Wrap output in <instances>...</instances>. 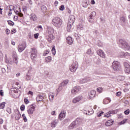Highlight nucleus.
<instances>
[{"instance_id":"nucleus-32","label":"nucleus","mask_w":130,"mask_h":130,"mask_svg":"<svg viewBox=\"0 0 130 130\" xmlns=\"http://www.w3.org/2000/svg\"><path fill=\"white\" fill-rule=\"evenodd\" d=\"M14 12L15 13V14L18 15V14H19V13L21 12V9H20L19 8H16L14 10Z\"/></svg>"},{"instance_id":"nucleus-4","label":"nucleus","mask_w":130,"mask_h":130,"mask_svg":"<svg viewBox=\"0 0 130 130\" xmlns=\"http://www.w3.org/2000/svg\"><path fill=\"white\" fill-rule=\"evenodd\" d=\"M82 90V88L80 86H75L71 90V94L75 96V95H77V93H79Z\"/></svg>"},{"instance_id":"nucleus-16","label":"nucleus","mask_w":130,"mask_h":130,"mask_svg":"<svg viewBox=\"0 0 130 130\" xmlns=\"http://www.w3.org/2000/svg\"><path fill=\"white\" fill-rule=\"evenodd\" d=\"M76 125H77V123H76V122L73 121L70 125L68 126V128L69 129H73V128H74Z\"/></svg>"},{"instance_id":"nucleus-51","label":"nucleus","mask_w":130,"mask_h":130,"mask_svg":"<svg viewBox=\"0 0 130 130\" xmlns=\"http://www.w3.org/2000/svg\"><path fill=\"white\" fill-rule=\"evenodd\" d=\"M130 110L129 109H127L124 111V114L126 115H127L128 114H129Z\"/></svg>"},{"instance_id":"nucleus-53","label":"nucleus","mask_w":130,"mask_h":130,"mask_svg":"<svg viewBox=\"0 0 130 130\" xmlns=\"http://www.w3.org/2000/svg\"><path fill=\"white\" fill-rule=\"evenodd\" d=\"M110 116V113H109V112L105 114L104 116V117H109Z\"/></svg>"},{"instance_id":"nucleus-39","label":"nucleus","mask_w":130,"mask_h":130,"mask_svg":"<svg viewBox=\"0 0 130 130\" xmlns=\"http://www.w3.org/2000/svg\"><path fill=\"white\" fill-rule=\"evenodd\" d=\"M78 29H79L80 30H83L84 29V25L83 24H79L77 26Z\"/></svg>"},{"instance_id":"nucleus-3","label":"nucleus","mask_w":130,"mask_h":130,"mask_svg":"<svg viewBox=\"0 0 130 130\" xmlns=\"http://www.w3.org/2000/svg\"><path fill=\"white\" fill-rule=\"evenodd\" d=\"M112 68L115 72H117V71L120 70V69H121V66H120V63H119L118 61H115L113 62Z\"/></svg>"},{"instance_id":"nucleus-36","label":"nucleus","mask_w":130,"mask_h":130,"mask_svg":"<svg viewBox=\"0 0 130 130\" xmlns=\"http://www.w3.org/2000/svg\"><path fill=\"white\" fill-rule=\"evenodd\" d=\"M71 121L70 119H66L63 121V124H68Z\"/></svg>"},{"instance_id":"nucleus-15","label":"nucleus","mask_w":130,"mask_h":130,"mask_svg":"<svg viewBox=\"0 0 130 130\" xmlns=\"http://www.w3.org/2000/svg\"><path fill=\"white\" fill-rule=\"evenodd\" d=\"M113 122H114V121H113V120H108L107 122H106L105 125L106 126H110V125H112V124H113Z\"/></svg>"},{"instance_id":"nucleus-26","label":"nucleus","mask_w":130,"mask_h":130,"mask_svg":"<svg viewBox=\"0 0 130 130\" xmlns=\"http://www.w3.org/2000/svg\"><path fill=\"white\" fill-rule=\"evenodd\" d=\"M74 24H71L70 22H68L67 24V31L68 32H71V29H72V26H73Z\"/></svg>"},{"instance_id":"nucleus-23","label":"nucleus","mask_w":130,"mask_h":130,"mask_svg":"<svg viewBox=\"0 0 130 130\" xmlns=\"http://www.w3.org/2000/svg\"><path fill=\"white\" fill-rule=\"evenodd\" d=\"M89 81H90V78H87L81 79L80 82L81 84H84V83H87V82H89Z\"/></svg>"},{"instance_id":"nucleus-25","label":"nucleus","mask_w":130,"mask_h":130,"mask_svg":"<svg viewBox=\"0 0 130 130\" xmlns=\"http://www.w3.org/2000/svg\"><path fill=\"white\" fill-rule=\"evenodd\" d=\"M54 98V94L52 92H50L49 93V99L50 101H53Z\"/></svg>"},{"instance_id":"nucleus-34","label":"nucleus","mask_w":130,"mask_h":130,"mask_svg":"<svg viewBox=\"0 0 130 130\" xmlns=\"http://www.w3.org/2000/svg\"><path fill=\"white\" fill-rule=\"evenodd\" d=\"M5 105H6V102H3L0 104V109H4L5 108Z\"/></svg>"},{"instance_id":"nucleus-8","label":"nucleus","mask_w":130,"mask_h":130,"mask_svg":"<svg viewBox=\"0 0 130 130\" xmlns=\"http://www.w3.org/2000/svg\"><path fill=\"white\" fill-rule=\"evenodd\" d=\"M47 29L49 38H51V39H53V33H54L53 28L50 26H48Z\"/></svg>"},{"instance_id":"nucleus-47","label":"nucleus","mask_w":130,"mask_h":130,"mask_svg":"<svg viewBox=\"0 0 130 130\" xmlns=\"http://www.w3.org/2000/svg\"><path fill=\"white\" fill-rule=\"evenodd\" d=\"M120 21H122L123 23H125V17L122 16L120 18Z\"/></svg>"},{"instance_id":"nucleus-60","label":"nucleus","mask_w":130,"mask_h":130,"mask_svg":"<svg viewBox=\"0 0 130 130\" xmlns=\"http://www.w3.org/2000/svg\"><path fill=\"white\" fill-rule=\"evenodd\" d=\"M6 33L7 35H9V34H10V30L7 28L6 30Z\"/></svg>"},{"instance_id":"nucleus-55","label":"nucleus","mask_w":130,"mask_h":130,"mask_svg":"<svg viewBox=\"0 0 130 130\" xmlns=\"http://www.w3.org/2000/svg\"><path fill=\"white\" fill-rule=\"evenodd\" d=\"M83 8H87L88 7V2H86L83 5Z\"/></svg>"},{"instance_id":"nucleus-49","label":"nucleus","mask_w":130,"mask_h":130,"mask_svg":"<svg viewBox=\"0 0 130 130\" xmlns=\"http://www.w3.org/2000/svg\"><path fill=\"white\" fill-rule=\"evenodd\" d=\"M49 53V51H48V50L45 51L43 53V55H44L45 56V55H47V54H48Z\"/></svg>"},{"instance_id":"nucleus-43","label":"nucleus","mask_w":130,"mask_h":130,"mask_svg":"<svg viewBox=\"0 0 130 130\" xmlns=\"http://www.w3.org/2000/svg\"><path fill=\"white\" fill-rule=\"evenodd\" d=\"M97 92H99L100 93H102V91H103V88L102 87H99L96 89Z\"/></svg>"},{"instance_id":"nucleus-27","label":"nucleus","mask_w":130,"mask_h":130,"mask_svg":"<svg viewBox=\"0 0 130 130\" xmlns=\"http://www.w3.org/2000/svg\"><path fill=\"white\" fill-rule=\"evenodd\" d=\"M21 117H22V115H21V114H20V112H18L16 115L15 116V119L17 120H19V119H20Z\"/></svg>"},{"instance_id":"nucleus-62","label":"nucleus","mask_w":130,"mask_h":130,"mask_svg":"<svg viewBox=\"0 0 130 130\" xmlns=\"http://www.w3.org/2000/svg\"><path fill=\"white\" fill-rule=\"evenodd\" d=\"M17 32V30L16 29H13V30H11V34H13V33H16Z\"/></svg>"},{"instance_id":"nucleus-11","label":"nucleus","mask_w":130,"mask_h":130,"mask_svg":"<svg viewBox=\"0 0 130 130\" xmlns=\"http://www.w3.org/2000/svg\"><path fill=\"white\" fill-rule=\"evenodd\" d=\"M81 100H83V96H79L75 98L72 101L73 103L76 104L78 103V102H80Z\"/></svg>"},{"instance_id":"nucleus-28","label":"nucleus","mask_w":130,"mask_h":130,"mask_svg":"<svg viewBox=\"0 0 130 130\" xmlns=\"http://www.w3.org/2000/svg\"><path fill=\"white\" fill-rule=\"evenodd\" d=\"M52 60V58H51V56H48L47 57H46L45 58V61L46 62H50V61H51Z\"/></svg>"},{"instance_id":"nucleus-37","label":"nucleus","mask_w":130,"mask_h":130,"mask_svg":"<svg viewBox=\"0 0 130 130\" xmlns=\"http://www.w3.org/2000/svg\"><path fill=\"white\" fill-rule=\"evenodd\" d=\"M87 115H92L93 113H94V111L93 109H90V110L88 111Z\"/></svg>"},{"instance_id":"nucleus-54","label":"nucleus","mask_w":130,"mask_h":130,"mask_svg":"<svg viewBox=\"0 0 130 130\" xmlns=\"http://www.w3.org/2000/svg\"><path fill=\"white\" fill-rule=\"evenodd\" d=\"M39 36V33H37V34H34V38H35V39H38Z\"/></svg>"},{"instance_id":"nucleus-17","label":"nucleus","mask_w":130,"mask_h":130,"mask_svg":"<svg viewBox=\"0 0 130 130\" xmlns=\"http://www.w3.org/2000/svg\"><path fill=\"white\" fill-rule=\"evenodd\" d=\"M58 123V120H54L51 123V127H55Z\"/></svg>"},{"instance_id":"nucleus-29","label":"nucleus","mask_w":130,"mask_h":130,"mask_svg":"<svg viewBox=\"0 0 130 130\" xmlns=\"http://www.w3.org/2000/svg\"><path fill=\"white\" fill-rule=\"evenodd\" d=\"M27 75H34V72H33V70H32V67H29V69L28 70Z\"/></svg>"},{"instance_id":"nucleus-20","label":"nucleus","mask_w":130,"mask_h":130,"mask_svg":"<svg viewBox=\"0 0 130 130\" xmlns=\"http://www.w3.org/2000/svg\"><path fill=\"white\" fill-rule=\"evenodd\" d=\"M58 117L59 119L66 117V112L64 111H61L59 114Z\"/></svg>"},{"instance_id":"nucleus-18","label":"nucleus","mask_w":130,"mask_h":130,"mask_svg":"<svg viewBox=\"0 0 130 130\" xmlns=\"http://www.w3.org/2000/svg\"><path fill=\"white\" fill-rule=\"evenodd\" d=\"M13 58L14 63L17 64V63H18V57L17 56L16 53H13Z\"/></svg>"},{"instance_id":"nucleus-1","label":"nucleus","mask_w":130,"mask_h":130,"mask_svg":"<svg viewBox=\"0 0 130 130\" xmlns=\"http://www.w3.org/2000/svg\"><path fill=\"white\" fill-rule=\"evenodd\" d=\"M52 23L55 27L60 28L61 24H62V20H61L59 17H56L53 18Z\"/></svg>"},{"instance_id":"nucleus-52","label":"nucleus","mask_w":130,"mask_h":130,"mask_svg":"<svg viewBox=\"0 0 130 130\" xmlns=\"http://www.w3.org/2000/svg\"><path fill=\"white\" fill-rule=\"evenodd\" d=\"M20 109L21 111H24V110H25V106L24 105H22L20 107Z\"/></svg>"},{"instance_id":"nucleus-44","label":"nucleus","mask_w":130,"mask_h":130,"mask_svg":"<svg viewBox=\"0 0 130 130\" xmlns=\"http://www.w3.org/2000/svg\"><path fill=\"white\" fill-rule=\"evenodd\" d=\"M31 79V76L29 75V74H27L26 76V81H30Z\"/></svg>"},{"instance_id":"nucleus-41","label":"nucleus","mask_w":130,"mask_h":130,"mask_svg":"<svg viewBox=\"0 0 130 130\" xmlns=\"http://www.w3.org/2000/svg\"><path fill=\"white\" fill-rule=\"evenodd\" d=\"M51 51H52V54L53 55H55V53H56V51H55V46H54L53 48H52V50H51Z\"/></svg>"},{"instance_id":"nucleus-24","label":"nucleus","mask_w":130,"mask_h":130,"mask_svg":"<svg viewBox=\"0 0 130 130\" xmlns=\"http://www.w3.org/2000/svg\"><path fill=\"white\" fill-rule=\"evenodd\" d=\"M30 18L31 21H36L37 20V16L34 14H31Z\"/></svg>"},{"instance_id":"nucleus-59","label":"nucleus","mask_w":130,"mask_h":130,"mask_svg":"<svg viewBox=\"0 0 130 130\" xmlns=\"http://www.w3.org/2000/svg\"><path fill=\"white\" fill-rule=\"evenodd\" d=\"M119 54H120V57H122V56H124V52H121Z\"/></svg>"},{"instance_id":"nucleus-30","label":"nucleus","mask_w":130,"mask_h":130,"mask_svg":"<svg viewBox=\"0 0 130 130\" xmlns=\"http://www.w3.org/2000/svg\"><path fill=\"white\" fill-rule=\"evenodd\" d=\"M110 101H111V100H110V99H105L103 101V104H108V103H110Z\"/></svg>"},{"instance_id":"nucleus-64","label":"nucleus","mask_w":130,"mask_h":130,"mask_svg":"<svg viewBox=\"0 0 130 130\" xmlns=\"http://www.w3.org/2000/svg\"><path fill=\"white\" fill-rule=\"evenodd\" d=\"M0 95L1 96H4V91H3V90H0Z\"/></svg>"},{"instance_id":"nucleus-5","label":"nucleus","mask_w":130,"mask_h":130,"mask_svg":"<svg viewBox=\"0 0 130 130\" xmlns=\"http://www.w3.org/2000/svg\"><path fill=\"white\" fill-rule=\"evenodd\" d=\"M78 69V62L77 61L74 62L72 65L70 66V71L72 73H75Z\"/></svg>"},{"instance_id":"nucleus-21","label":"nucleus","mask_w":130,"mask_h":130,"mask_svg":"<svg viewBox=\"0 0 130 130\" xmlns=\"http://www.w3.org/2000/svg\"><path fill=\"white\" fill-rule=\"evenodd\" d=\"M44 98V96L43 95H39L37 96L36 100L38 102H39L40 101H43Z\"/></svg>"},{"instance_id":"nucleus-13","label":"nucleus","mask_w":130,"mask_h":130,"mask_svg":"<svg viewBox=\"0 0 130 130\" xmlns=\"http://www.w3.org/2000/svg\"><path fill=\"white\" fill-rule=\"evenodd\" d=\"M97 53L98 55L101 56V57L104 58L105 57V53H104V52L102 50H99L97 51Z\"/></svg>"},{"instance_id":"nucleus-46","label":"nucleus","mask_w":130,"mask_h":130,"mask_svg":"<svg viewBox=\"0 0 130 130\" xmlns=\"http://www.w3.org/2000/svg\"><path fill=\"white\" fill-rule=\"evenodd\" d=\"M6 111L8 112V113H9V114L12 113V109L10 108H7Z\"/></svg>"},{"instance_id":"nucleus-42","label":"nucleus","mask_w":130,"mask_h":130,"mask_svg":"<svg viewBox=\"0 0 130 130\" xmlns=\"http://www.w3.org/2000/svg\"><path fill=\"white\" fill-rule=\"evenodd\" d=\"M124 71L126 74H129L130 73V67H128V68H125Z\"/></svg>"},{"instance_id":"nucleus-12","label":"nucleus","mask_w":130,"mask_h":130,"mask_svg":"<svg viewBox=\"0 0 130 130\" xmlns=\"http://www.w3.org/2000/svg\"><path fill=\"white\" fill-rule=\"evenodd\" d=\"M95 95H96V91L95 90L90 91L89 93V99H93L95 97Z\"/></svg>"},{"instance_id":"nucleus-40","label":"nucleus","mask_w":130,"mask_h":130,"mask_svg":"<svg viewBox=\"0 0 130 130\" xmlns=\"http://www.w3.org/2000/svg\"><path fill=\"white\" fill-rule=\"evenodd\" d=\"M124 67L125 69L130 68L129 64H128V63H127L126 62H124Z\"/></svg>"},{"instance_id":"nucleus-31","label":"nucleus","mask_w":130,"mask_h":130,"mask_svg":"<svg viewBox=\"0 0 130 130\" xmlns=\"http://www.w3.org/2000/svg\"><path fill=\"white\" fill-rule=\"evenodd\" d=\"M117 112H118V110H114L109 111V113H110V114H116Z\"/></svg>"},{"instance_id":"nucleus-14","label":"nucleus","mask_w":130,"mask_h":130,"mask_svg":"<svg viewBox=\"0 0 130 130\" xmlns=\"http://www.w3.org/2000/svg\"><path fill=\"white\" fill-rule=\"evenodd\" d=\"M75 16L74 15H70L69 17V22L68 23H70L71 24H74L75 23Z\"/></svg>"},{"instance_id":"nucleus-58","label":"nucleus","mask_w":130,"mask_h":130,"mask_svg":"<svg viewBox=\"0 0 130 130\" xmlns=\"http://www.w3.org/2000/svg\"><path fill=\"white\" fill-rule=\"evenodd\" d=\"M24 103H25V104H28V103H29V100L27 99H24Z\"/></svg>"},{"instance_id":"nucleus-61","label":"nucleus","mask_w":130,"mask_h":130,"mask_svg":"<svg viewBox=\"0 0 130 130\" xmlns=\"http://www.w3.org/2000/svg\"><path fill=\"white\" fill-rule=\"evenodd\" d=\"M89 22H90V23H93V18H90L89 19Z\"/></svg>"},{"instance_id":"nucleus-63","label":"nucleus","mask_w":130,"mask_h":130,"mask_svg":"<svg viewBox=\"0 0 130 130\" xmlns=\"http://www.w3.org/2000/svg\"><path fill=\"white\" fill-rule=\"evenodd\" d=\"M17 15L19 17H23V14L21 13L20 12H19L18 13H17Z\"/></svg>"},{"instance_id":"nucleus-22","label":"nucleus","mask_w":130,"mask_h":130,"mask_svg":"<svg viewBox=\"0 0 130 130\" xmlns=\"http://www.w3.org/2000/svg\"><path fill=\"white\" fill-rule=\"evenodd\" d=\"M83 121V119L81 118H77L74 122L77 123V125L81 124L82 123V122Z\"/></svg>"},{"instance_id":"nucleus-6","label":"nucleus","mask_w":130,"mask_h":130,"mask_svg":"<svg viewBox=\"0 0 130 130\" xmlns=\"http://www.w3.org/2000/svg\"><path fill=\"white\" fill-rule=\"evenodd\" d=\"M30 57L31 59H34L37 57V50L35 48H32L30 51Z\"/></svg>"},{"instance_id":"nucleus-48","label":"nucleus","mask_w":130,"mask_h":130,"mask_svg":"<svg viewBox=\"0 0 130 130\" xmlns=\"http://www.w3.org/2000/svg\"><path fill=\"white\" fill-rule=\"evenodd\" d=\"M22 117L23 118V120H24V122H27V117H26L25 116V114H22Z\"/></svg>"},{"instance_id":"nucleus-33","label":"nucleus","mask_w":130,"mask_h":130,"mask_svg":"<svg viewBox=\"0 0 130 130\" xmlns=\"http://www.w3.org/2000/svg\"><path fill=\"white\" fill-rule=\"evenodd\" d=\"M86 53L89 55H92V54H93V51H92V50H91V49H88L86 52Z\"/></svg>"},{"instance_id":"nucleus-56","label":"nucleus","mask_w":130,"mask_h":130,"mask_svg":"<svg viewBox=\"0 0 130 130\" xmlns=\"http://www.w3.org/2000/svg\"><path fill=\"white\" fill-rule=\"evenodd\" d=\"M116 95L118 96L119 97L121 95V92L118 91L116 93Z\"/></svg>"},{"instance_id":"nucleus-19","label":"nucleus","mask_w":130,"mask_h":130,"mask_svg":"<svg viewBox=\"0 0 130 130\" xmlns=\"http://www.w3.org/2000/svg\"><path fill=\"white\" fill-rule=\"evenodd\" d=\"M67 43L70 45H72V44H73V39L72 38V37H68L67 38Z\"/></svg>"},{"instance_id":"nucleus-57","label":"nucleus","mask_w":130,"mask_h":130,"mask_svg":"<svg viewBox=\"0 0 130 130\" xmlns=\"http://www.w3.org/2000/svg\"><path fill=\"white\" fill-rule=\"evenodd\" d=\"M126 120H127V119H125V120H124L122 121H121L119 123L120 124H124V123H125V121H126Z\"/></svg>"},{"instance_id":"nucleus-9","label":"nucleus","mask_w":130,"mask_h":130,"mask_svg":"<svg viewBox=\"0 0 130 130\" xmlns=\"http://www.w3.org/2000/svg\"><path fill=\"white\" fill-rule=\"evenodd\" d=\"M69 83V80H64L63 82L61 83V85H59V87L57 89V93H59L61 90H62V86H64L66 85H68Z\"/></svg>"},{"instance_id":"nucleus-38","label":"nucleus","mask_w":130,"mask_h":130,"mask_svg":"<svg viewBox=\"0 0 130 130\" xmlns=\"http://www.w3.org/2000/svg\"><path fill=\"white\" fill-rule=\"evenodd\" d=\"M41 10H42V12H43L44 13H45V12H46L47 9L46 8V7H45V6H43L41 7Z\"/></svg>"},{"instance_id":"nucleus-45","label":"nucleus","mask_w":130,"mask_h":130,"mask_svg":"<svg viewBox=\"0 0 130 130\" xmlns=\"http://www.w3.org/2000/svg\"><path fill=\"white\" fill-rule=\"evenodd\" d=\"M8 23L10 26H14V25H15V23L11 20H8Z\"/></svg>"},{"instance_id":"nucleus-10","label":"nucleus","mask_w":130,"mask_h":130,"mask_svg":"<svg viewBox=\"0 0 130 130\" xmlns=\"http://www.w3.org/2000/svg\"><path fill=\"white\" fill-rule=\"evenodd\" d=\"M25 48H26V44H21L18 45V50L19 52H22L25 50Z\"/></svg>"},{"instance_id":"nucleus-7","label":"nucleus","mask_w":130,"mask_h":130,"mask_svg":"<svg viewBox=\"0 0 130 130\" xmlns=\"http://www.w3.org/2000/svg\"><path fill=\"white\" fill-rule=\"evenodd\" d=\"M35 111V107L33 105L29 106L27 108V113L30 115H32Z\"/></svg>"},{"instance_id":"nucleus-35","label":"nucleus","mask_w":130,"mask_h":130,"mask_svg":"<svg viewBox=\"0 0 130 130\" xmlns=\"http://www.w3.org/2000/svg\"><path fill=\"white\" fill-rule=\"evenodd\" d=\"M96 16V12L95 11H93L91 13L89 18H94Z\"/></svg>"},{"instance_id":"nucleus-2","label":"nucleus","mask_w":130,"mask_h":130,"mask_svg":"<svg viewBox=\"0 0 130 130\" xmlns=\"http://www.w3.org/2000/svg\"><path fill=\"white\" fill-rule=\"evenodd\" d=\"M119 46L125 50H128L130 48L129 45L127 44V43L125 42V40H124L123 39L119 40Z\"/></svg>"},{"instance_id":"nucleus-50","label":"nucleus","mask_w":130,"mask_h":130,"mask_svg":"<svg viewBox=\"0 0 130 130\" xmlns=\"http://www.w3.org/2000/svg\"><path fill=\"white\" fill-rule=\"evenodd\" d=\"M60 11H63L64 10V5H62L59 7Z\"/></svg>"}]
</instances>
